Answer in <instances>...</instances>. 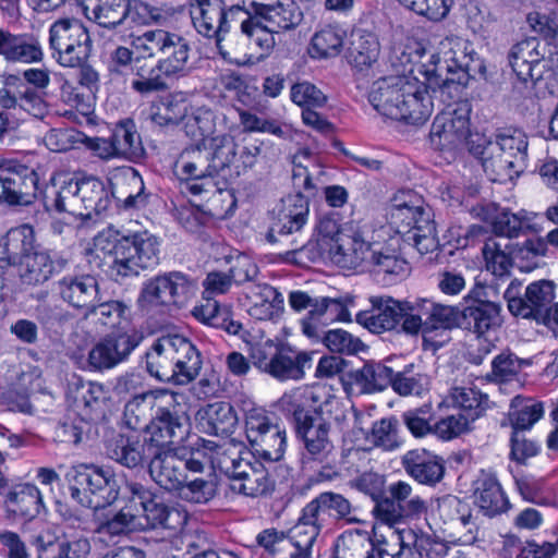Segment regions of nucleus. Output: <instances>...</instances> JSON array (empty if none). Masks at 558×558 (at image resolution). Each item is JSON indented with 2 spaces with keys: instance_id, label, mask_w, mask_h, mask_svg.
Returning a JSON list of instances; mask_svg holds the SVG:
<instances>
[{
  "instance_id": "25",
  "label": "nucleus",
  "mask_w": 558,
  "mask_h": 558,
  "mask_svg": "<svg viewBox=\"0 0 558 558\" xmlns=\"http://www.w3.org/2000/svg\"><path fill=\"white\" fill-rule=\"evenodd\" d=\"M57 290L65 303L84 314L100 300L98 282L89 275L65 276L57 282Z\"/></svg>"
},
{
  "instance_id": "2",
  "label": "nucleus",
  "mask_w": 558,
  "mask_h": 558,
  "mask_svg": "<svg viewBox=\"0 0 558 558\" xmlns=\"http://www.w3.org/2000/svg\"><path fill=\"white\" fill-rule=\"evenodd\" d=\"M146 369L159 381L186 385L202 368L196 347L184 336L169 333L157 338L146 354Z\"/></svg>"
},
{
  "instance_id": "3",
  "label": "nucleus",
  "mask_w": 558,
  "mask_h": 558,
  "mask_svg": "<svg viewBox=\"0 0 558 558\" xmlns=\"http://www.w3.org/2000/svg\"><path fill=\"white\" fill-rule=\"evenodd\" d=\"M151 395L156 411L151 421L145 425L148 435L146 441L158 450H167L187 433L189 416L182 403L184 396L163 388L155 389Z\"/></svg>"
},
{
  "instance_id": "60",
  "label": "nucleus",
  "mask_w": 558,
  "mask_h": 558,
  "mask_svg": "<svg viewBox=\"0 0 558 558\" xmlns=\"http://www.w3.org/2000/svg\"><path fill=\"white\" fill-rule=\"evenodd\" d=\"M544 415L542 402L515 397L511 401L509 420L513 430L531 428Z\"/></svg>"
},
{
  "instance_id": "16",
  "label": "nucleus",
  "mask_w": 558,
  "mask_h": 558,
  "mask_svg": "<svg viewBox=\"0 0 558 558\" xmlns=\"http://www.w3.org/2000/svg\"><path fill=\"white\" fill-rule=\"evenodd\" d=\"M521 283L511 281L505 291L509 312L517 317L538 319L543 308L554 299V284L547 280L530 283L525 296H519Z\"/></svg>"
},
{
  "instance_id": "13",
  "label": "nucleus",
  "mask_w": 558,
  "mask_h": 558,
  "mask_svg": "<svg viewBox=\"0 0 558 558\" xmlns=\"http://www.w3.org/2000/svg\"><path fill=\"white\" fill-rule=\"evenodd\" d=\"M118 256L120 278L136 276L141 270L158 264L159 242L147 231L126 235Z\"/></svg>"
},
{
  "instance_id": "58",
  "label": "nucleus",
  "mask_w": 558,
  "mask_h": 558,
  "mask_svg": "<svg viewBox=\"0 0 558 558\" xmlns=\"http://www.w3.org/2000/svg\"><path fill=\"white\" fill-rule=\"evenodd\" d=\"M255 454L267 461H279L286 451L287 433L278 423L250 444Z\"/></svg>"
},
{
  "instance_id": "14",
  "label": "nucleus",
  "mask_w": 558,
  "mask_h": 558,
  "mask_svg": "<svg viewBox=\"0 0 558 558\" xmlns=\"http://www.w3.org/2000/svg\"><path fill=\"white\" fill-rule=\"evenodd\" d=\"M135 330L112 331L101 338L88 353V364L94 371L110 369L122 363L141 343Z\"/></svg>"
},
{
  "instance_id": "38",
  "label": "nucleus",
  "mask_w": 558,
  "mask_h": 558,
  "mask_svg": "<svg viewBox=\"0 0 558 558\" xmlns=\"http://www.w3.org/2000/svg\"><path fill=\"white\" fill-rule=\"evenodd\" d=\"M474 501L487 517H495L508 509L509 501L497 478L482 474L475 482Z\"/></svg>"
},
{
  "instance_id": "53",
  "label": "nucleus",
  "mask_w": 558,
  "mask_h": 558,
  "mask_svg": "<svg viewBox=\"0 0 558 558\" xmlns=\"http://www.w3.org/2000/svg\"><path fill=\"white\" fill-rule=\"evenodd\" d=\"M108 456L126 468L140 465L145 458V445L137 436L118 435L108 445Z\"/></svg>"
},
{
  "instance_id": "31",
  "label": "nucleus",
  "mask_w": 558,
  "mask_h": 558,
  "mask_svg": "<svg viewBox=\"0 0 558 558\" xmlns=\"http://www.w3.org/2000/svg\"><path fill=\"white\" fill-rule=\"evenodd\" d=\"M437 511L445 523H457L465 530L462 535L463 544H473L477 541L480 526L468 502L457 496L446 495L437 499Z\"/></svg>"
},
{
  "instance_id": "56",
  "label": "nucleus",
  "mask_w": 558,
  "mask_h": 558,
  "mask_svg": "<svg viewBox=\"0 0 558 558\" xmlns=\"http://www.w3.org/2000/svg\"><path fill=\"white\" fill-rule=\"evenodd\" d=\"M316 386L307 387L302 386L287 391L279 399V407L282 411L291 414L295 421L296 427L301 423L310 421L311 414L305 409L307 407L313 408V399L315 395Z\"/></svg>"
},
{
  "instance_id": "12",
  "label": "nucleus",
  "mask_w": 558,
  "mask_h": 558,
  "mask_svg": "<svg viewBox=\"0 0 558 558\" xmlns=\"http://www.w3.org/2000/svg\"><path fill=\"white\" fill-rule=\"evenodd\" d=\"M372 548L366 556L373 555L374 558H391L398 554L399 549L408 546H414L418 549H432L438 545L433 538L423 533L416 532L410 527H393L388 525H373L371 535Z\"/></svg>"
},
{
  "instance_id": "39",
  "label": "nucleus",
  "mask_w": 558,
  "mask_h": 558,
  "mask_svg": "<svg viewBox=\"0 0 558 558\" xmlns=\"http://www.w3.org/2000/svg\"><path fill=\"white\" fill-rule=\"evenodd\" d=\"M57 270V262L49 251L34 248L20 263L17 272L23 283L36 286L46 282Z\"/></svg>"
},
{
  "instance_id": "57",
  "label": "nucleus",
  "mask_w": 558,
  "mask_h": 558,
  "mask_svg": "<svg viewBox=\"0 0 558 558\" xmlns=\"http://www.w3.org/2000/svg\"><path fill=\"white\" fill-rule=\"evenodd\" d=\"M184 119L185 133L191 138L198 141L197 145H204L207 140L219 134L216 130V114L208 108H195Z\"/></svg>"
},
{
  "instance_id": "21",
  "label": "nucleus",
  "mask_w": 558,
  "mask_h": 558,
  "mask_svg": "<svg viewBox=\"0 0 558 558\" xmlns=\"http://www.w3.org/2000/svg\"><path fill=\"white\" fill-rule=\"evenodd\" d=\"M190 13L195 29L205 37H215L218 44L229 29L222 0H193Z\"/></svg>"
},
{
  "instance_id": "44",
  "label": "nucleus",
  "mask_w": 558,
  "mask_h": 558,
  "mask_svg": "<svg viewBox=\"0 0 558 558\" xmlns=\"http://www.w3.org/2000/svg\"><path fill=\"white\" fill-rule=\"evenodd\" d=\"M364 267L375 275H384L388 282L404 277L409 271L405 259L378 244H373Z\"/></svg>"
},
{
  "instance_id": "30",
  "label": "nucleus",
  "mask_w": 558,
  "mask_h": 558,
  "mask_svg": "<svg viewBox=\"0 0 558 558\" xmlns=\"http://www.w3.org/2000/svg\"><path fill=\"white\" fill-rule=\"evenodd\" d=\"M8 512L14 517L32 520L44 509L41 493L31 483H17L8 486L4 494Z\"/></svg>"
},
{
  "instance_id": "9",
  "label": "nucleus",
  "mask_w": 558,
  "mask_h": 558,
  "mask_svg": "<svg viewBox=\"0 0 558 558\" xmlns=\"http://www.w3.org/2000/svg\"><path fill=\"white\" fill-rule=\"evenodd\" d=\"M125 493L136 517L138 530L165 527L180 530L187 522V513L178 507H169L153 498L151 493L140 483H128Z\"/></svg>"
},
{
  "instance_id": "35",
  "label": "nucleus",
  "mask_w": 558,
  "mask_h": 558,
  "mask_svg": "<svg viewBox=\"0 0 558 558\" xmlns=\"http://www.w3.org/2000/svg\"><path fill=\"white\" fill-rule=\"evenodd\" d=\"M391 380V367L367 362L361 368L349 373L347 384L357 393H374L386 389Z\"/></svg>"
},
{
  "instance_id": "64",
  "label": "nucleus",
  "mask_w": 558,
  "mask_h": 558,
  "mask_svg": "<svg viewBox=\"0 0 558 558\" xmlns=\"http://www.w3.org/2000/svg\"><path fill=\"white\" fill-rule=\"evenodd\" d=\"M322 342L329 351L343 355H355L366 349L359 337L341 328L328 330Z\"/></svg>"
},
{
  "instance_id": "34",
  "label": "nucleus",
  "mask_w": 558,
  "mask_h": 558,
  "mask_svg": "<svg viewBox=\"0 0 558 558\" xmlns=\"http://www.w3.org/2000/svg\"><path fill=\"white\" fill-rule=\"evenodd\" d=\"M110 184L112 196L123 202L125 208H137L145 204L144 182L135 169H119L112 174Z\"/></svg>"
},
{
  "instance_id": "61",
  "label": "nucleus",
  "mask_w": 558,
  "mask_h": 558,
  "mask_svg": "<svg viewBox=\"0 0 558 558\" xmlns=\"http://www.w3.org/2000/svg\"><path fill=\"white\" fill-rule=\"evenodd\" d=\"M448 401L464 411V415L472 417L474 422L488 403V396L474 387H453L448 396Z\"/></svg>"
},
{
  "instance_id": "15",
  "label": "nucleus",
  "mask_w": 558,
  "mask_h": 558,
  "mask_svg": "<svg viewBox=\"0 0 558 558\" xmlns=\"http://www.w3.org/2000/svg\"><path fill=\"white\" fill-rule=\"evenodd\" d=\"M371 308L360 311L355 322L373 333H381L395 329L409 317L411 302H401L388 295L369 298Z\"/></svg>"
},
{
  "instance_id": "29",
  "label": "nucleus",
  "mask_w": 558,
  "mask_h": 558,
  "mask_svg": "<svg viewBox=\"0 0 558 558\" xmlns=\"http://www.w3.org/2000/svg\"><path fill=\"white\" fill-rule=\"evenodd\" d=\"M153 481L166 490H178L187 481L184 473V460L172 450H158L149 463Z\"/></svg>"
},
{
  "instance_id": "33",
  "label": "nucleus",
  "mask_w": 558,
  "mask_h": 558,
  "mask_svg": "<svg viewBox=\"0 0 558 558\" xmlns=\"http://www.w3.org/2000/svg\"><path fill=\"white\" fill-rule=\"evenodd\" d=\"M37 558H87L89 541L85 537L60 539L52 534H38L35 538Z\"/></svg>"
},
{
  "instance_id": "42",
  "label": "nucleus",
  "mask_w": 558,
  "mask_h": 558,
  "mask_svg": "<svg viewBox=\"0 0 558 558\" xmlns=\"http://www.w3.org/2000/svg\"><path fill=\"white\" fill-rule=\"evenodd\" d=\"M106 390L101 384L73 377L66 389V401L82 415H87L105 400Z\"/></svg>"
},
{
  "instance_id": "43",
  "label": "nucleus",
  "mask_w": 558,
  "mask_h": 558,
  "mask_svg": "<svg viewBox=\"0 0 558 558\" xmlns=\"http://www.w3.org/2000/svg\"><path fill=\"white\" fill-rule=\"evenodd\" d=\"M129 11V0H92L84 7L85 16L106 28L122 24Z\"/></svg>"
},
{
  "instance_id": "26",
  "label": "nucleus",
  "mask_w": 558,
  "mask_h": 558,
  "mask_svg": "<svg viewBox=\"0 0 558 558\" xmlns=\"http://www.w3.org/2000/svg\"><path fill=\"white\" fill-rule=\"evenodd\" d=\"M476 146H471L470 153L473 155H485L486 150L502 151L506 155L521 156L527 160V137L525 133L513 126L497 129L494 140H486L483 135H476Z\"/></svg>"
},
{
  "instance_id": "28",
  "label": "nucleus",
  "mask_w": 558,
  "mask_h": 558,
  "mask_svg": "<svg viewBox=\"0 0 558 558\" xmlns=\"http://www.w3.org/2000/svg\"><path fill=\"white\" fill-rule=\"evenodd\" d=\"M373 244L365 242L354 232L340 234L335 245L330 247L323 258H327L337 266L347 269H354L365 266Z\"/></svg>"
},
{
  "instance_id": "22",
  "label": "nucleus",
  "mask_w": 558,
  "mask_h": 558,
  "mask_svg": "<svg viewBox=\"0 0 558 558\" xmlns=\"http://www.w3.org/2000/svg\"><path fill=\"white\" fill-rule=\"evenodd\" d=\"M301 437L304 451L303 463H328L335 453V445L331 437V429L325 427L324 423L307 421L296 427Z\"/></svg>"
},
{
  "instance_id": "52",
  "label": "nucleus",
  "mask_w": 558,
  "mask_h": 558,
  "mask_svg": "<svg viewBox=\"0 0 558 558\" xmlns=\"http://www.w3.org/2000/svg\"><path fill=\"white\" fill-rule=\"evenodd\" d=\"M388 493L398 502L407 520H418L428 511L427 500L415 494L412 485L405 481L391 483Z\"/></svg>"
},
{
  "instance_id": "7",
  "label": "nucleus",
  "mask_w": 558,
  "mask_h": 558,
  "mask_svg": "<svg viewBox=\"0 0 558 558\" xmlns=\"http://www.w3.org/2000/svg\"><path fill=\"white\" fill-rule=\"evenodd\" d=\"M196 283L181 271H169L146 280L137 298L145 312H165L183 306L196 292Z\"/></svg>"
},
{
  "instance_id": "6",
  "label": "nucleus",
  "mask_w": 558,
  "mask_h": 558,
  "mask_svg": "<svg viewBox=\"0 0 558 558\" xmlns=\"http://www.w3.org/2000/svg\"><path fill=\"white\" fill-rule=\"evenodd\" d=\"M66 480L72 499L86 508H105L119 496V486L110 470L80 464L68 472Z\"/></svg>"
},
{
  "instance_id": "62",
  "label": "nucleus",
  "mask_w": 558,
  "mask_h": 558,
  "mask_svg": "<svg viewBox=\"0 0 558 558\" xmlns=\"http://www.w3.org/2000/svg\"><path fill=\"white\" fill-rule=\"evenodd\" d=\"M163 51V59H160V66L163 68L166 76H173L184 73L189 69L190 46L187 41L178 34H172Z\"/></svg>"
},
{
  "instance_id": "54",
  "label": "nucleus",
  "mask_w": 558,
  "mask_h": 558,
  "mask_svg": "<svg viewBox=\"0 0 558 558\" xmlns=\"http://www.w3.org/2000/svg\"><path fill=\"white\" fill-rule=\"evenodd\" d=\"M259 20L270 32L280 34L298 27L303 20V13L294 0H282Z\"/></svg>"
},
{
  "instance_id": "49",
  "label": "nucleus",
  "mask_w": 558,
  "mask_h": 558,
  "mask_svg": "<svg viewBox=\"0 0 558 558\" xmlns=\"http://www.w3.org/2000/svg\"><path fill=\"white\" fill-rule=\"evenodd\" d=\"M308 211V202L302 194L284 197L278 211L279 232L289 234L300 231L307 221Z\"/></svg>"
},
{
  "instance_id": "11",
  "label": "nucleus",
  "mask_w": 558,
  "mask_h": 558,
  "mask_svg": "<svg viewBox=\"0 0 558 558\" xmlns=\"http://www.w3.org/2000/svg\"><path fill=\"white\" fill-rule=\"evenodd\" d=\"M174 175L185 184V191L194 196L218 192L214 171L207 155L201 145H192L183 149L173 163Z\"/></svg>"
},
{
  "instance_id": "41",
  "label": "nucleus",
  "mask_w": 558,
  "mask_h": 558,
  "mask_svg": "<svg viewBox=\"0 0 558 558\" xmlns=\"http://www.w3.org/2000/svg\"><path fill=\"white\" fill-rule=\"evenodd\" d=\"M238 423V417L232 405L218 401L206 405L199 413L202 430L209 435L228 436Z\"/></svg>"
},
{
  "instance_id": "37",
  "label": "nucleus",
  "mask_w": 558,
  "mask_h": 558,
  "mask_svg": "<svg viewBox=\"0 0 558 558\" xmlns=\"http://www.w3.org/2000/svg\"><path fill=\"white\" fill-rule=\"evenodd\" d=\"M482 158L485 173L493 182L506 183L518 178L526 167V160L515 155H506L502 151L486 150L485 155H476Z\"/></svg>"
},
{
  "instance_id": "27",
  "label": "nucleus",
  "mask_w": 558,
  "mask_h": 558,
  "mask_svg": "<svg viewBox=\"0 0 558 558\" xmlns=\"http://www.w3.org/2000/svg\"><path fill=\"white\" fill-rule=\"evenodd\" d=\"M405 472L417 483L434 486L445 474L444 460L425 449H413L402 458Z\"/></svg>"
},
{
  "instance_id": "20",
  "label": "nucleus",
  "mask_w": 558,
  "mask_h": 558,
  "mask_svg": "<svg viewBox=\"0 0 558 558\" xmlns=\"http://www.w3.org/2000/svg\"><path fill=\"white\" fill-rule=\"evenodd\" d=\"M0 57L9 63H41L45 49L40 36L35 33H12L0 28Z\"/></svg>"
},
{
  "instance_id": "8",
  "label": "nucleus",
  "mask_w": 558,
  "mask_h": 558,
  "mask_svg": "<svg viewBox=\"0 0 558 558\" xmlns=\"http://www.w3.org/2000/svg\"><path fill=\"white\" fill-rule=\"evenodd\" d=\"M49 49L56 62L63 68H76L87 61L92 39L84 24L75 19H60L49 27Z\"/></svg>"
},
{
  "instance_id": "23",
  "label": "nucleus",
  "mask_w": 558,
  "mask_h": 558,
  "mask_svg": "<svg viewBox=\"0 0 558 558\" xmlns=\"http://www.w3.org/2000/svg\"><path fill=\"white\" fill-rule=\"evenodd\" d=\"M463 300L465 305L461 310V316L478 338L490 337L500 328L502 318L499 304L490 301L472 300L470 296H465Z\"/></svg>"
},
{
  "instance_id": "18",
  "label": "nucleus",
  "mask_w": 558,
  "mask_h": 558,
  "mask_svg": "<svg viewBox=\"0 0 558 558\" xmlns=\"http://www.w3.org/2000/svg\"><path fill=\"white\" fill-rule=\"evenodd\" d=\"M241 301L245 312L254 320L277 323L284 311L282 293L268 283L247 286Z\"/></svg>"
},
{
  "instance_id": "40",
  "label": "nucleus",
  "mask_w": 558,
  "mask_h": 558,
  "mask_svg": "<svg viewBox=\"0 0 558 558\" xmlns=\"http://www.w3.org/2000/svg\"><path fill=\"white\" fill-rule=\"evenodd\" d=\"M311 359L305 352H296L289 347L276 349L271 365L266 374L284 380H300L304 377V367Z\"/></svg>"
},
{
  "instance_id": "47",
  "label": "nucleus",
  "mask_w": 558,
  "mask_h": 558,
  "mask_svg": "<svg viewBox=\"0 0 558 558\" xmlns=\"http://www.w3.org/2000/svg\"><path fill=\"white\" fill-rule=\"evenodd\" d=\"M112 138L119 158L134 162L144 158L145 148L134 121L126 119L119 122L112 132Z\"/></svg>"
},
{
  "instance_id": "17",
  "label": "nucleus",
  "mask_w": 558,
  "mask_h": 558,
  "mask_svg": "<svg viewBox=\"0 0 558 558\" xmlns=\"http://www.w3.org/2000/svg\"><path fill=\"white\" fill-rule=\"evenodd\" d=\"M389 223L398 233H409L421 225L423 217L433 218L430 208L423 197L412 190L398 191L390 199Z\"/></svg>"
},
{
  "instance_id": "45",
  "label": "nucleus",
  "mask_w": 558,
  "mask_h": 558,
  "mask_svg": "<svg viewBox=\"0 0 558 558\" xmlns=\"http://www.w3.org/2000/svg\"><path fill=\"white\" fill-rule=\"evenodd\" d=\"M312 404L313 413L310 421L324 423L325 427L329 429H331L332 424H340L345 417V410L341 400L326 387L316 386Z\"/></svg>"
},
{
  "instance_id": "59",
  "label": "nucleus",
  "mask_w": 558,
  "mask_h": 558,
  "mask_svg": "<svg viewBox=\"0 0 558 558\" xmlns=\"http://www.w3.org/2000/svg\"><path fill=\"white\" fill-rule=\"evenodd\" d=\"M204 151L209 155V165L214 174L229 167L236 154V144L230 136L219 133L201 145Z\"/></svg>"
},
{
  "instance_id": "51",
  "label": "nucleus",
  "mask_w": 558,
  "mask_h": 558,
  "mask_svg": "<svg viewBox=\"0 0 558 558\" xmlns=\"http://www.w3.org/2000/svg\"><path fill=\"white\" fill-rule=\"evenodd\" d=\"M345 33L338 26L327 25L316 31L308 46V54L313 59L337 57L343 47Z\"/></svg>"
},
{
  "instance_id": "24",
  "label": "nucleus",
  "mask_w": 558,
  "mask_h": 558,
  "mask_svg": "<svg viewBox=\"0 0 558 558\" xmlns=\"http://www.w3.org/2000/svg\"><path fill=\"white\" fill-rule=\"evenodd\" d=\"M38 175L34 170L22 167L20 171L0 173V203L20 205L29 203L38 190Z\"/></svg>"
},
{
  "instance_id": "10",
  "label": "nucleus",
  "mask_w": 558,
  "mask_h": 558,
  "mask_svg": "<svg viewBox=\"0 0 558 558\" xmlns=\"http://www.w3.org/2000/svg\"><path fill=\"white\" fill-rule=\"evenodd\" d=\"M409 317L401 325L407 335L422 333L424 343H430L436 350L441 343L434 342L433 333L453 327L461 314L458 307L441 304L430 299H416L411 302Z\"/></svg>"
},
{
  "instance_id": "4",
  "label": "nucleus",
  "mask_w": 558,
  "mask_h": 558,
  "mask_svg": "<svg viewBox=\"0 0 558 558\" xmlns=\"http://www.w3.org/2000/svg\"><path fill=\"white\" fill-rule=\"evenodd\" d=\"M471 106L468 101L449 104L434 119L429 142L434 149L453 158L464 146H476L477 134L470 130Z\"/></svg>"
},
{
  "instance_id": "46",
  "label": "nucleus",
  "mask_w": 558,
  "mask_h": 558,
  "mask_svg": "<svg viewBox=\"0 0 558 558\" xmlns=\"http://www.w3.org/2000/svg\"><path fill=\"white\" fill-rule=\"evenodd\" d=\"M132 73L134 77L131 81V88L141 95L161 92L168 87L163 68L160 66L159 61L156 64H150L136 58L132 65Z\"/></svg>"
},
{
  "instance_id": "1",
  "label": "nucleus",
  "mask_w": 558,
  "mask_h": 558,
  "mask_svg": "<svg viewBox=\"0 0 558 558\" xmlns=\"http://www.w3.org/2000/svg\"><path fill=\"white\" fill-rule=\"evenodd\" d=\"M423 74L424 81L415 76L412 69L377 78L368 92L371 105L384 117L414 125L423 124L434 109L429 90L439 93L442 101L453 98V93L460 90V85L454 80L442 78L437 68Z\"/></svg>"
},
{
  "instance_id": "5",
  "label": "nucleus",
  "mask_w": 558,
  "mask_h": 558,
  "mask_svg": "<svg viewBox=\"0 0 558 558\" xmlns=\"http://www.w3.org/2000/svg\"><path fill=\"white\" fill-rule=\"evenodd\" d=\"M219 469L229 477L230 489L246 497H259L272 489V482L267 470L257 461H253L251 452L231 446L219 453Z\"/></svg>"
},
{
  "instance_id": "19",
  "label": "nucleus",
  "mask_w": 558,
  "mask_h": 558,
  "mask_svg": "<svg viewBox=\"0 0 558 558\" xmlns=\"http://www.w3.org/2000/svg\"><path fill=\"white\" fill-rule=\"evenodd\" d=\"M546 45L537 38H527L517 43L509 51L508 60L518 78L524 83L536 82L543 77Z\"/></svg>"
},
{
  "instance_id": "32",
  "label": "nucleus",
  "mask_w": 558,
  "mask_h": 558,
  "mask_svg": "<svg viewBox=\"0 0 558 558\" xmlns=\"http://www.w3.org/2000/svg\"><path fill=\"white\" fill-rule=\"evenodd\" d=\"M47 193L53 197V207L58 213L84 217V211L80 210V177L59 172L51 177Z\"/></svg>"
},
{
  "instance_id": "55",
  "label": "nucleus",
  "mask_w": 558,
  "mask_h": 558,
  "mask_svg": "<svg viewBox=\"0 0 558 558\" xmlns=\"http://www.w3.org/2000/svg\"><path fill=\"white\" fill-rule=\"evenodd\" d=\"M118 230L108 227L94 238L93 252L97 257L109 259V272L112 277L119 278V259L118 253L120 247L124 246V238Z\"/></svg>"
},
{
  "instance_id": "48",
  "label": "nucleus",
  "mask_w": 558,
  "mask_h": 558,
  "mask_svg": "<svg viewBox=\"0 0 558 558\" xmlns=\"http://www.w3.org/2000/svg\"><path fill=\"white\" fill-rule=\"evenodd\" d=\"M80 210L84 217L99 215L107 210L110 204L109 193L105 183L95 177H80Z\"/></svg>"
},
{
  "instance_id": "50",
  "label": "nucleus",
  "mask_w": 558,
  "mask_h": 558,
  "mask_svg": "<svg viewBox=\"0 0 558 558\" xmlns=\"http://www.w3.org/2000/svg\"><path fill=\"white\" fill-rule=\"evenodd\" d=\"M379 41L369 32L355 29L351 33L349 46L350 62L357 69L371 66L379 56Z\"/></svg>"
},
{
  "instance_id": "63",
  "label": "nucleus",
  "mask_w": 558,
  "mask_h": 558,
  "mask_svg": "<svg viewBox=\"0 0 558 558\" xmlns=\"http://www.w3.org/2000/svg\"><path fill=\"white\" fill-rule=\"evenodd\" d=\"M535 216V214L526 210H520L515 214L502 210L493 221V228L498 235L514 238L531 228Z\"/></svg>"
},
{
  "instance_id": "36",
  "label": "nucleus",
  "mask_w": 558,
  "mask_h": 558,
  "mask_svg": "<svg viewBox=\"0 0 558 558\" xmlns=\"http://www.w3.org/2000/svg\"><path fill=\"white\" fill-rule=\"evenodd\" d=\"M35 248L34 230L28 225L10 229L0 240V263L10 267Z\"/></svg>"
}]
</instances>
